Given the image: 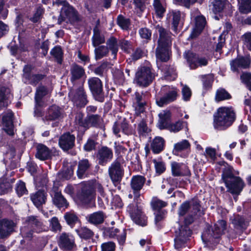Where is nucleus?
Segmentation results:
<instances>
[{
	"label": "nucleus",
	"instance_id": "nucleus-1",
	"mask_svg": "<svg viewBox=\"0 0 251 251\" xmlns=\"http://www.w3.org/2000/svg\"><path fill=\"white\" fill-rule=\"evenodd\" d=\"M235 119V113L231 108L221 107L214 115L215 128L225 129L232 125Z\"/></svg>",
	"mask_w": 251,
	"mask_h": 251
},
{
	"label": "nucleus",
	"instance_id": "nucleus-2",
	"mask_svg": "<svg viewBox=\"0 0 251 251\" xmlns=\"http://www.w3.org/2000/svg\"><path fill=\"white\" fill-rule=\"evenodd\" d=\"M232 170L233 168L230 166L225 168L223 172L222 179L228 191L232 194L238 195L242 191L244 184L239 177L233 175Z\"/></svg>",
	"mask_w": 251,
	"mask_h": 251
},
{
	"label": "nucleus",
	"instance_id": "nucleus-3",
	"mask_svg": "<svg viewBox=\"0 0 251 251\" xmlns=\"http://www.w3.org/2000/svg\"><path fill=\"white\" fill-rule=\"evenodd\" d=\"M226 224L224 220H219L213 227H208L202 233L201 238L205 243L217 244L219 238L226 229Z\"/></svg>",
	"mask_w": 251,
	"mask_h": 251
},
{
	"label": "nucleus",
	"instance_id": "nucleus-4",
	"mask_svg": "<svg viewBox=\"0 0 251 251\" xmlns=\"http://www.w3.org/2000/svg\"><path fill=\"white\" fill-rule=\"evenodd\" d=\"M135 203L128 206V211L132 220L136 224L144 226L147 225V217L142 211L141 206L138 205V199L140 196V191H133Z\"/></svg>",
	"mask_w": 251,
	"mask_h": 251
},
{
	"label": "nucleus",
	"instance_id": "nucleus-5",
	"mask_svg": "<svg viewBox=\"0 0 251 251\" xmlns=\"http://www.w3.org/2000/svg\"><path fill=\"white\" fill-rule=\"evenodd\" d=\"M27 226L21 229V234L23 237L30 240L34 232L40 233L44 230V227L41 221L36 216L28 217L26 220Z\"/></svg>",
	"mask_w": 251,
	"mask_h": 251
},
{
	"label": "nucleus",
	"instance_id": "nucleus-6",
	"mask_svg": "<svg viewBox=\"0 0 251 251\" xmlns=\"http://www.w3.org/2000/svg\"><path fill=\"white\" fill-rule=\"evenodd\" d=\"M154 78V75L149 67L142 66L139 68L136 73L134 82L140 87L148 86Z\"/></svg>",
	"mask_w": 251,
	"mask_h": 251
},
{
	"label": "nucleus",
	"instance_id": "nucleus-7",
	"mask_svg": "<svg viewBox=\"0 0 251 251\" xmlns=\"http://www.w3.org/2000/svg\"><path fill=\"white\" fill-rule=\"evenodd\" d=\"M95 197L96 193L91 182H85L80 184V189L77 193V198L82 203H90L95 200Z\"/></svg>",
	"mask_w": 251,
	"mask_h": 251
},
{
	"label": "nucleus",
	"instance_id": "nucleus-8",
	"mask_svg": "<svg viewBox=\"0 0 251 251\" xmlns=\"http://www.w3.org/2000/svg\"><path fill=\"white\" fill-rule=\"evenodd\" d=\"M88 84L94 99L99 102H103L105 96L101 80L97 77H91L88 79Z\"/></svg>",
	"mask_w": 251,
	"mask_h": 251
},
{
	"label": "nucleus",
	"instance_id": "nucleus-9",
	"mask_svg": "<svg viewBox=\"0 0 251 251\" xmlns=\"http://www.w3.org/2000/svg\"><path fill=\"white\" fill-rule=\"evenodd\" d=\"M184 57L186 59L191 69L206 66L209 60L207 56L197 54L190 50L185 52Z\"/></svg>",
	"mask_w": 251,
	"mask_h": 251
},
{
	"label": "nucleus",
	"instance_id": "nucleus-10",
	"mask_svg": "<svg viewBox=\"0 0 251 251\" xmlns=\"http://www.w3.org/2000/svg\"><path fill=\"white\" fill-rule=\"evenodd\" d=\"M192 208L191 213H195L196 216H202L204 214L203 210H201L200 201L197 199H192L191 201H185L180 206L178 214L180 216L185 215Z\"/></svg>",
	"mask_w": 251,
	"mask_h": 251
},
{
	"label": "nucleus",
	"instance_id": "nucleus-11",
	"mask_svg": "<svg viewBox=\"0 0 251 251\" xmlns=\"http://www.w3.org/2000/svg\"><path fill=\"white\" fill-rule=\"evenodd\" d=\"M69 96L74 104L78 107H84L88 102L86 93L83 86L71 89L69 93Z\"/></svg>",
	"mask_w": 251,
	"mask_h": 251
},
{
	"label": "nucleus",
	"instance_id": "nucleus-12",
	"mask_svg": "<svg viewBox=\"0 0 251 251\" xmlns=\"http://www.w3.org/2000/svg\"><path fill=\"white\" fill-rule=\"evenodd\" d=\"M50 195L53 204L58 208H67L69 203L66 199L63 196L61 190L57 185H54L50 191Z\"/></svg>",
	"mask_w": 251,
	"mask_h": 251
},
{
	"label": "nucleus",
	"instance_id": "nucleus-13",
	"mask_svg": "<svg viewBox=\"0 0 251 251\" xmlns=\"http://www.w3.org/2000/svg\"><path fill=\"white\" fill-rule=\"evenodd\" d=\"M108 173L112 181L116 185L122 180L124 172L121 163L118 161H115L109 167Z\"/></svg>",
	"mask_w": 251,
	"mask_h": 251
},
{
	"label": "nucleus",
	"instance_id": "nucleus-14",
	"mask_svg": "<svg viewBox=\"0 0 251 251\" xmlns=\"http://www.w3.org/2000/svg\"><path fill=\"white\" fill-rule=\"evenodd\" d=\"M113 156L112 150L106 147L103 146L99 149L96 154V157L99 165H105L110 161Z\"/></svg>",
	"mask_w": 251,
	"mask_h": 251
},
{
	"label": "nucleus",
	"instance_id": "nucleus-15",
	"mask_svg": "<svg viewBox=\"0 0 251 251\" xmlns=\"http://www.w3.org/2000/svg\"><path fill=\"white\" fill-rule=\"evenodd\" d=\"M63 12L70 24L76 25L82 20V17L77 11L69 4L63 7Z\"/></svg>",
	"mask_w": 251,
	"mask_h": 251
},
{
	"label": "nucleus",
	"instance_id": "nucleus-16",
	"mask_svg": "<svg viewBox=\"0 0 251 251\" xmlns=\"http://www.w3.org/2000/svg\"><path fill=\"white\" fill-rule=\"evenodd\" d=\"M75 137L69 132L64 133L59 138L58 144L60 147L64 151H68L75 146Z\"/></svg>",
	"mask_w": 251,
	"mask_h": 251
},
{
	"label": "nucleus",
	"instance_id": "nucleus-17",
	"mask_svg": "<svg viewBox=\"0 0 251 251\" xmlns=\"http://www.w3.org/2000/svg\"><path fill=\"white\" fill-rule=\"evenodd\" d=\"M14 113L10 109H7L3 113L2 117V124L4 126V130L9 135H13Z\"/></svg>",
	"mask_w": 251,
	"mask_h": 251
},
{
	"label": "nucleus",
	"instance_id": "nucleus-18",
	"mask_svg": "<svg viewBox=\"0 0 251 251\" xmlns=\"http://www.w3.org/2000/svg\"><path fill=\"white\" fill-rule=\"evenodd\" d=\"M171 168L174 176H187L191 174L188 167L182 163L173 161L171 163Z\"/></svg>",
	"mask_w": 251,
	"mask_h": 251
},
{
	"label": "nucleus",
	"instance_id": "nucleus-19",
	"mask_svg": "<svg viewBox=\"0 0 251 251\" xmlns=\"http://www.w3.org/2000/svg\"><path fill=\"white\" fill-rule=\"evenodd\" d=\"M16 224L11 220H0V238L8 236L13 231Z\"/></svg>",
	"mask_w": 251,
	"mask_h": 251
},
{
	"label": "nucleus",
	"instance_id": "nucleus-20",
	"mask_svg": "<svg viewBox=\"0 0 251 251\" xmlns=\"http://www.w3.org/2000/svg\"><path fill=\"white\" fill-rule=\"evenodd\" d=\"M159 37L157 42L158 46L171 48L172 46V34L162 27L158 28Z\"/></svg>",
	"mask_w": 251,
	"mask_h": 251
},
{
	"label": "nucleus",
	"instance_id": "nucleus-21",
	"mask_svg": "<svg viewBox=\"0 0 251 251\" xmlns=\"http://www.w3.org/2000/svg\"><path fill=\"white\" fill-rule=\"evenodd\" d=\"M36 152L35 156L41 160H46L51 158V151L46 146L42 144H38L36 146Z\"/></svg>",
	"mask_w": 251,
	"mask_h": 251
},
{
	"label": "nucleus",
	"instance_id": "nucleus-22",
	"mask_svg": "<svg viewBox=\"0 0 251 251\" xmlns=\"http://www.w3.org/2000/svg\"><path fill=\"white\" fill-rule=\"evenodd\" d=\"M63 110L59 106L53 104L49 107L48 113L44 120L53 121L59 119L63 116Z\"/></svg>",
	"mask_w": 251,
	"mask_h": 251
},
{
	"label": "nucleus",
	"instance_id": "nucleus-23",
	"mask_svg": "<svg viewBox=\"0 0 251 251\" xmlns=\"http://www.w3.org/2000/svg\"><path fill=\"white\" fill-rule=\"evenodd\" d=\"M177 91L173 90L169 91L164 96L161 97H158L156 99V102L160 107H162L176 99Z\"/></svg>",
	"mask_w": 251,
	"mask_h": 251
},
{
	"label": "nucleus",
	"instance_id": "nucleus-24",
	"mask_svg": "<svg viewBox=\"0 0 251 251\" xmlns=\"http://www.w3.org/2000/svg\"><path fill=\"white\" fill-rule=\"evenodd\" d=\"M106 218V216L103 211H99L88 215L86 219L89 223L98 226L102 224Z\"/></svg>",
	"mask_w": 251,
	"mask_h": 251
},
{
	"label": "nucleus",
	"instance_id": "nucleus-25",
	"mask_svg": "<svg viewBox=\"0 0 251 251\" xmlns=\"http://www.w3.org/2000/svg\"><path fill=\"white\" fill-rule=\"evenodd\" d=\"M171 48L157 45L155 50V55L157 60L167 62L170 58Z\"/></svg>",
	"mask_w": 251,
	"mask_h": 251
},
{
	"label": "nucleus",
	"instance_id": "nucleus-26",
	"mask_svg": "<svg viewBox=\"0 0 251 251\" xmlns=\"http://www.w3.org/2000/svg\"><path fill=\"white\" fill-rule=\"evenodd\" d=\"M47 193L44 189H40L30 196V199L34 204L37 207L46 203Z\"/></svg>",
	"mask_w": 251,
	"mask_h": 251
},
{
	"label": "nucleus",
	"instance_id": "nucleus-27",
	"mask_svg": "<svg viewBox=\"0 0 251 251\" xmlns=\"http://www.w3.org/2000/svg\"><path fill=\"white\" fill-rule=\"evenodd\" d=\"M58 244L61 248L71 250L75 246L74 240L66 233H62L59 238Z\"/></svg>",
	"mask_w": 251,
	"mask_h": 251
},
{
	"label": "nucleus",
	"instance_id": "nucleus-28",
	"mask_svg": "<svg viewBox=\"0 0 251 251\" xmlns=\"http://www.w3.org/2000/svg\"><path fill=\"white\" fill-rule=\"evenodd\" d=\"M206 23V19L204 16H197L195 19V27L191 33L190 37L192 38L197 37L203 29Z\"/></svg>",
	"mask_w": 251,
	"mask_h": 251
},
{
	"label": "nucleus",
	"instance_id": "nucleus-29",
	"mask_svg": "<svg viewBox=\"0 0 251 251\" xmlns=\"http://www.w3.org/2000/svg\"><path fill=\"white\" fill-rule=\"evenodd\" d=\"M10 90L5 87H0V108L7 107L10 103Z\"/></svg>",
	"mask_w": 251,
	"mask_h": 251
},
{
	"label": "nucleus",
	"instance_id": "nucleus-30",
	"mask_svg": "<svg viewBox=\"0 0 251 251\" xmlns=\"http://www.w3.org/2000/svg\"><path fill=\"white\" fill-rule=\"evenodd\" d=\"M71 80L74 81L81 78L85 75L83 68L76 64H73L70 68Z\"/></svg>",
	"mask_w": 251,
	"mask_h": 251
},
{
	"label": "nucleus",
	"instance_id": "nucleus-31",
	"mask_svg": "<svg viewBox=\"0 0 251 251\" xmlns=\"http://www.w3.org/2000/svg\"><path fill=\"white\" fill-rule=\"evenodd\" d=\"M48 93L49 90L47 87L45 86L41 85L36 88L35 95V101L36 106H42L43 105L44 102L42 99Z\"/></svg>",
	"mask_w": 251,
	"mask_h": 251
},
{
	"label": "nucleus",
	"instance_id": "nucleus-32",
	"mask_svg": "<svg viewBox=\"0 0 251 251\" xmlns=\"http://www.w3.org/2000/svg\"><path fill=\"white\" fill-rule=\"evenodd\" d=\"M146 178L142 176L137 175L132 177L130 181V186L133 191H140L145 182Z\"/></svg>",
	"mask_w": 251,
	"mask_h": 251
},
{
	"label": "nucleus",
	"instance_id": "nucleus-33",
	"mask_svg": "<svg viewBox=\"0 0 251 251\" xmlns=\"http://www.w3.org/2000/svg\"><path fill=\"white\" fill-rule=\"evenodd\" d=\"M165 146V140L161 137L157 136L154 138L151 144V149L155 154H158L161 152Z\"/></svg>",
	"mask_w": 251,
	"mask_h": 251
},
{
	"label": "nucleus",
	"instance_id": "nucleus-34",
	"mask_svg": "<svg viewBox=\"0 0 251 251\" xmlns=\"http://www.w3.org/2000/svg\"><path fill=\"white\" fill-rule=\"evenodd\" d=\"M120 231L117 228H110L106 230L107 235L110 237L113 238L117 237L118 240L120 244H123L125 241L126 238V233L124 229H123L120 234H118Z\"/></svg>",
	"mask_w": 251,
	"mask_h": 251
},
{
	"label": "nucleus",
	"instance_id": "nucleus-35",
	"mask_svg": "<svg viewBox=\"0 0 251 251\" xmlns=\"http://www.w3.org/2000/svg\"><path fill=\"white\" fill-rule=\"evenodd\" d=\"M91 165L87 159L80 160L78 163L77 176L79 178H82L90 169Z\"/></svg>",
	"mask_w": 251,
	"mask_h": 251
},
{
	"label": "nucleus",
	"instance_id": "nucleus-36",
	"mask_svg": "<svg viewBox=\"0 0 251 251\" xmlns=\"http://www.w3.org/2000/svg\"><path fill=\"white\" fill-rule=\"evenodd\" d=\"M161 70L166 79L174 80L176 78L177 73L176 69L173 66L165 65Z\"/></svg>",
	"mask_w": 251,
	"mask_h": 251
},
{
	"label": "nucleus",
	"instance_id": "nucleus-37",
	"mask_svg": "<svg viewBox=\"0 0 251 251\" xmlns=\"http://www.w3.org/2000/svg\"><path fill=\"white\" fill-rule=\"evenodd\" d=\"M92 40L93 45L95 47H97L105 42L104 35L101 33L100 31L97 26L95 27L93 29V35Z\"/></svg>",
	"mask_w": 251,
	"mask_h": 251
},
{
	"label": "nucleus",
	"instance_id": "nucleus-38",
	"mask_svg": "<svg viewBox=\"0 0 251 251\" xmlns=\"http://www.w3.org/2000/svg\"><path fill=\"white\" fill-rule=\"evenodd\" d=\"M135 99L137 104L135 106V114L138 116L144 111V106L146 104V101L143 100V97L142 95H141L139 93H135Z\"/></svg>",
	"mask_w": 251,
	"mask_h": 251
},
{
	"label": "nucleus",
	"instance_id": "nucleus-39",
	"mask_svg": "<svg viewBox=\"0 0 251 251\" xmlns=\"http://www.w3.org/2000/svg\"><path fill=\"white\" fill-rule=\"evenodd\" d=\"M101 118L100 116L97 114L90 115L86 117V129L89 128L91 126L98 127L100 124Z\"/></svg>",
	"mask_w": 251,
	"mask_h": 251
},
{
	"label": "nucleus",
	"instance_id": "nucleus-40",
	"mask_svg": "<svg viewBox=\"0 0 251 251\" xmlns=\"http://www.w3.org/2000/svg\"><path fill=\"white\" fill-rule=\"evenodd\" d=\"M176 236L178 238H182L186 240L191 235L192 231L186 226H181L175 232Z\"/></svg>",
	"mask_w": 251,
	"mask_h": 251
},
{
	"label": "nucleus",
	"instance_id": "nucleus-41",
	"mask_svg": "<svg viewBox=\"0 0 251 251\" xmlns=\"http://www.w3.org/2000/svg\"><path fill=\"white\" fill-rule=\"evenodd\" d=\"M106 45L108 50H110L112 52V54L114 55V58H115L118 51V44L116 38L113 36L110 37L107 40Z\"/></svg>",
	"mask_w": 251,
	"mask_h": 251
},
{
	"label": "nucleus",
	"instance_id": "nucleus-42",
	"mask_svg": "<svg viewBox=\"0 0 251 251\" xmlns=\"http://www.w3.org/2000/svg\"><path fill=\"white\" fill-rule=\"evenodd\" d=\"M64 218L68 225L73 227L75 225L78 221L79 218L75 213L73 211L66 212L64 216Z\"/></svg>",
	"mask_w": 251,
	"mask_h": 251
},
{
	"label": "nucleus",
	"instance_id": "nucleus-43",
	"mask_svg": "<svg viewBox=\"0 0 251 251\" xmlns=\"http://www.w3.org/2000/svg\"><path fill=\"white\" fill-rule=\"evenodd\" d=\"M75 232L81 238L84 239H90L94 235L93 232L86 227H80L76 229Z\"/></svg>",
	"mask_w": 251,
	"mask_h": 251
},
{
	"label": "nucleus",
	"instance_id": "nucleus-44",
	"mask_svg": "<svg viewBox=\"0 0 251 251\" xmlns=\"http://www.w3.org/2000/svg\"><path fill=\"white\" fill-rule=\"evenodd\" d=\"M184 127L187 128V123L181 120H178L175 123L170 124L168 129L171 132H177Z\"/></svg>",
	"mask_w": 251,
	"mask_h": 251
},
{
	"label": "nucleus",
	"instance_id": "nucleus-45",
	"mask_svg": "<svg viewBox=\"0 0 251 251\" xmlns=\"http://www.w3.org/2000/svg\"><path fill=\"white\" fill-rule=\"evenodd\" d=\"M232 223L235 228L240 229L246 228L247 226V222L245 221L243 217L239 215L234 216Z\"/></svg>",
	"mask_w": 251,
	"mask_h": 251
},
{
	"label": "nucleus",
	"instance_id": "nucleus-46",
	"mask_svg": "<svg viewBox=\"0 0 251 251\" xmlns=\"http://www.w3.org/2000/svg\"><path fill=\"white\" fill-rule=\"evenodd\" d=\"M212 10L215 14L221 12L224 8L226 0H210Z\"/></svg>",
	"mask_w": 251,
	"mask_h": 251
},
{
	"label": "nucleus",
	"instance_id": "nucleus-47",
	"mask_svg": "<svg viewBox=\"0 0 251 251\" xmlns=\"http://www.w3.org/2000/svg\"><path fill=\"white\" fill-rule=\"evenodd\" d=\"M231 95L225 89L220 88L217 90L215 95V100L217 102L230 99Z\"/></svg>",
	"mask_w": 251,
	"mask_h": 251
},
{
	"label": "nucleus",
	"instance_id": "nucleus-48",
	"mask_svg": "<svg viewBox=\"0 0 251 251\" xmlns=\"http://www.w3.org/2000/svg\"><path fill=\"white\" fill-rule=\"evenodd\" d=\"M94 52L95 59L96 60H98L107 56L108 54L109 50L107 47L105 46H100L95 48Z\"/></svg>",
	"mask_w": 251,
	"mask_h": 251
},
{
	"label": "nucleus",
	"instance_id": "nucleus-49",
	"mask_svg": "<svg viewBox=\"0 0 251 251\" xmlns=\"http://www.w3.org/2000/svg\"><path fill=\"white\" fill-rule=\"evenodd\" d=\"M50 54L56 59L58 64H62L63 52L60 47L55 46L51 50Z\"/></svg>",
	"mask_w": 251,
	"mask_h": 251
},
{
	"label": "nucleus",
	"instance_id": "nucleus-50",
	"mask_svg": "<svg viewBox=\"0 0 251 251\" xmlns=\"http://www.w3.org/2000/svg\"><path fill=\"white\" fill-rule=\"evenodd\" d=\"M239 2V11L243 14L251 12V0H238Z\"/></svg>",
	"mask_w": 251,
	"mask_h": 251
},
{
	"label": "nucleus",
	"instance_id": "nucleus-51",
	"mask_svg": "<svg viewBox=\"0 0 251 251\" xmlns=\"http://www.w3.org/2000/svg\"><path fill=\"white\" fill-rule=\"evenodd\" d=\"M159 120L158 122V127L160 129H167L170 124L168 122V113L165 112L160 113L159 114Z\"/></svg>",
	"mask_w": 251,
	"mask_h": 251
},
{
	"label": "nucleus",
	"instance_id": "nucleus-52",
	"mask_svg": "<svg viewBox=\"0 0 251 251\" xmlns=\"http://www.w3.org/2000/svg\"><path fill=\"white\" fill-rule=\"evenodd\" d=\"M109 63L107 61L102 62L101 64L92 70L93 72L97 75L102 76L107 71Z\"/></svg>",
	"mask_w": 251,
	"mask_h": 251
},
{
	"label": "nucleus",
	"instance_id": "nucleus-53",
	"mask_svg": "<svg viewBox=\"0 0 251 251\" xmlns=\"http://www.w3.org/2000/svg\"><path fill=\"white\" fill-rule=\"evenodd\" d=\"M93 187L95 192H97L99 193V198L105 199L107 201L108 200L104 188L101 183L98 182H95L93 185Z\"/></svg>",
	"mask_w": 251,
	"mask_h": 251
},
{
	"label": "nucleus",
	"instance_id": "nucleus-54",
	"mask_svg": "<svg viewBox=\"0 0 251 251\" xmlns=\"http://www.w3.org/2000/svg\"><path fill=\"white\" fill-rule=\"evenodd\" d=\"M117 24L124 30H127L130 25V20L120 15L117 19Z\"/></svg>",
	"mask_w": 251,
	"mask_h": 251
},
{
	"label": "nucleus",
	"instance_id": "nucleus-55",
	"mask_svg": "<svg viewBox=\"0 0 251 251\" xmlns=\"http://www.w3.org/2000/svg\"><path fill=\"white\" fill-rule=\"evenodd\" d=\"M45 76L46 75L43 74H32L27 79L26 82L35 86H36L40 81L43 79Z\"/></svg>",
	"mask_w": 251,
	"mask_h": 251
},
{
	"label": "nucleus",
	"instance_id": "nucleus-56",
	"mask_svg": "<svg viewBox=\"0 0 251 251\" xmlns=\"http://www.w3.org/2000/svg\"><path fill=\"white\" fill-rule=\"evenodd\" d=\"M138 132L140 136H145L146 134L150 131V129L148 128L146 122L142 119L138 124L137 126Z\"/></svg>",
	"mask_w": 251,
	"mask_h": 251
},
{
	"label": "nucleus",
	"instance_id": "nucleus-57",
	"mask_svg": "<svg viewBox=\"0 0 251 251\" xmlns=\"http://www.w3.org/2000/svg\"><path fill=\"white\" fill-rule=\"evenodd\" d=\"M153 6L157 15L159 17H162L165 11L160 0H154Z\"/></svg>",
	"mask_w": 251,
	"mask_h": 251
},
{
	"label": "nucleus",
	"instance_id": "nucleus-58",
	"mask_svg": "<svg viewBox=\"0 0 251 251\" xmlns=\"http://www.w3.org/2000/svg\"><path fill=\"white\" fill-rule=\"evenodd\" d=\"M172 16L173 29L174 31L177 32L178 25L180 20V12L179 11H173Z\"/></svg>",
	"mask_w": 251,
	"mask_h": 251
},
{
	"label": "nucleus",
	"instance_id": "nucleus-59",
	"mask_svg": "<svg viewBox=\"0 0 251 251\" xmlns=\"http://www.w3.org/2000/svg\"><path fill=\"white\" fill-rule=\"evenodd\" d=\"M119 45L121 49L127 53L130 52L132 46L130 42L125 39H121L119 42Z\"/></svg>",
	"mask_w": 251,
	"mask_h": 251
},
{
	"label": "nucleus",
	"instance_id": "nucleus-60",
	"mask_svg": "<svg viewBox=\"0 0 251 251\" xmlns=\"http://www.w3.org/2000/svg\"><path fill=\"white\" fill-rule=\"evenodd\" d=\"M190 146V145L187 140H183L174 145V151L176 152L181 151L189 148Z\"/></svg>",
	"mask_w": 251,
	"mask_h": 251
},
{
	"label": "nucleus",
	"instance_id": "nucleus-61",
	"mask_svg": "<svg viewBox=\"0 0 251 251\" xmlns=\"http://www.w3.org/2000/svg\"><path fill=\"white\" fill-rule=\"evenodd\" d=\"M84 115L82 112H78L76 114L75 122L76 125L84 127L86 130V118L83 119Z\"/></svg>",
	"mask_w": 251,
	"mask_h": 251
},
{
	"label": "nucleus",
	"instance_id": "nucleus-62",
	"mask_svg": "<svg viewBox=\"0 0 251 251\" xmlns=\"http://www.w3.org/2000/svg\"><path fill=\"white\" fill-rule=\"evenodd\" d=\"M241 39L244 46L251 51V32L245 33L241 36Z\"/></svg>",
	"mask_w": 251,
	"mask_h": 251
},
{
	"label": "nucleus",
	"instance_id": "nucleus-63",
	"mask_svg": "<svg viewBox=\"0 0 251 251\" xmlns=\"http://www.w3.org/2000/svg\"><path fill=\"white\" fill-rule=\"evenodd\" d=\"M10 184L6 180L0 179V194H4L11 191Z\"/></svg>",
	"mask_w": 251,
	"mask_h": 251
},
{
	"label": "nucleus",
	"instance_id": "nucleus-64",
	"mask_svg": "<svg viewBox=\"0 0 251 251\" xmlns=\"http://www.w3.org/2000/svg\"><path fill=\"white\" fill-rule=\"evenodd\" d=\"M151 204L154 210H159L167 206V203L157 199H153L151 201Z\"/></svg>",
	"mask_w": 251,
	"mask_h": 251
}]
</instances>
